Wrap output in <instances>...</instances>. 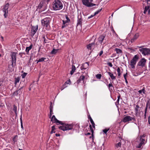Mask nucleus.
I'll list each match as a JSON object with an SVG mask.
<instances>
[{
    "label": "nucleus",
    "instance_id": "obj_1",
    "mask_svg": "<svg viewBox=\"0 0 150 150\" xmlns=\"http://www.w3.org/2000/svg\"><path fill=\"white\" fill-rule=\"evenodd\" d=\"M51 121L53 123H58L62 125V126L58 127V128L63 131L71 130L73 129V125L72 124L63 123L62 121L58 120L54 115H53L52 117Z\"/></svg>",
    "mask_w": 150,
    "mask_h": 150
},
{
    "label": "nucleus",
    "instance_id": "obj_2",
    "mask_svg": "<svg viewBox=\"0 0 150 150\" xmlns=\"http://www.w3.org/2000/svg\"><path fill=\"white\" fill-rule=\"evenodd\" d=\"M52 5L53 8L55 11L60 10L63 7L62 3L60 0H54Z\"/></svg>",
    "mask_w": 150,
    "mask_h": 150
},
{
    "label": "nucleus",
    "instance_id": "obj_3",
    "mask_svg": "<svg viewBox=\"0 0 150 150\" xmlns=\"http://www.w3.org/2000/svg\"><path fill=\"white\" fill-rule=\"evenodd\" d=\"M133 120L132 122H135L136 121V120L134 116L133 117H131L129 115H125L124 117L122 120L121 122L124 123Z\"/></svg>",
    "mask_w": 150,
    "mask_h": 150
},
{
    "label": "nucleus",
    "instance_id": "obj_4",
    "mask_svg": "<svg viewBox=\"0 0 150 150\" xmlns=\"http://www.w3.org/2000/svg\"><path fill=\"white\" fill-rule=\"evenodd\" d=\"M51 19L50 18H45L41 21V23L42 25L48 27L50 25Z\"/></svg>",
    "mask_w": 150,
    "mask_h": 150
},
{
    "label": "nucleus",
    "instance_id": "obj_5",
    "mask_svg": "<svg viewBox=\"0 0 150 150\" xmlns=\"http://www.w3.org/2000/svg\"><path fill=\"white\" fill-rule=\"evenodd\" d=\"M138 59V56L136 55L133 57L132 59L131 60L130 65L132 68L134 69L135 67V66Z\"/></svg>",
    "mask_w": 150,
    "mask_h": 150
},
{
    "label": "nucleus",
    "instance_id": "obj_6",
    "mask_svg": "<svg viewBox=\"0 0 150 150\" xmlns=\"http://www.w3.org/2000/svg\"><path fill=\"white\" fill-rule=\"evenodd\" d=\"M9 3L6 4L5 5H4V7L2 9L4 13V16L5 18L7 17L8 14V8L9 6Z\"/></svg>",
    "mask_w": 150,
    "mask_h": 150
},
{
    "label": "nucleus",
    "instance_id": "obj_7",
    "mask_svg": "<svg viewBox=\"0 0 150 150\" xmlns=\"http://www.w3.org/2000/svg\"><path fill=\"white\" fill-rule=\"evenodd\" d=\"M38 28V25L35 26H32V28L30 33V35L31 37H33L37 31Z\"/></svg>",
    "mask_w": 150,
    "mask_h": 150
},
{
    "label": "nucleus",
    "instance_id": "obj_8",
    "mask_svg": "<svg viewBox=\"0 0 150 150\" xmlns=\"http://www.w3.org/2000/svg\"><path fill=\"white\" fill-rule=\"evenodd\" d=\"M11 57L12 59V66L13 67L15 66L16 65V53L15 52H13L11 54Z\"/></svg>",
    "mask_w": 150,
    "mask_h": 150
},
{
    "label": "nucleus",
    "instance_id": "obj_9",
    "mask_svg": "<svg viewBox=\"0 0 150 150\" xmlns=\"http://www.w3.org/2000/svg\"><path fill=\"white\" fill-rule=\"evenodd\" d=\"M146 62V60L144 58L142 59L138 62L137 67L138 66H141L142 67H144L145 66Z\"/></svg>",
    "mask_w": 150,
    "mask_h": 150
},
{
    "label": "nucleus",
    "instance_id": "obj_10",
    "mask_svg": "<svg viewBox=\"0 0 150 150\" xmlns=\"http://www.w3.org/2000/svg\"><path fill=\"white\" fill-rule=\"evenodd\" d=\"M139 50L143 54L145 55L149 53V49L142 48L140 49Z\"/></svg>",
    "mask_w": 150,
    "mask_h": 150
},
{
    "label": "nucleus",
    "instance_id": "obj_11",
    "mask_svg": "<svg viewBox=\"0 0 150 150\" xmlns=\"http://www.w3.org/2000/svg\"><path fill=\"white\" fill-rule=\"evenodd\" d=\"M24 87V86H22L18 90L16 91L13 93V95L15 96H17L18 95H20L22 93V89Z\"/></svg>",
    "mask_w": 150,
    "mask_h": 150
},
{
    "label": "nucleus",
    "instance_id": "obj_12",
    "mask_svg": "<svg viewBox=\"0 0 150 150\" xmlns=\"http://www.w3.org/2000/svg\"><path fill=\"white\" fill-rule=\"evenodd\" d=\"M89 63L88 62H86L83 64L81 67V70H83L86 69L88 67Z\"/></svg>",
    "mask_w": 150,
    "mask_h": 150
},
{
    "label": "nucleus",
    "instance_id": "obj_13",
    "mask_svg": "<svg viewBox=\"0 0 150 150\" xmlns=\"http://www.w3.org/2000/svg\"><path fill=\"white\" fill-rule=\"evenodd\" d=\"M83 4L87 7L90 6L89 5L90 2L89 0H82Z\"/></svg>",
    "mask_w": 150,
    "mask_h": 150
},
{
    "label": "nucleus",
    "instance_id": "obj_14",
    "mask_svg": "<svg viewBox=\"0 0 150 150\" xmlns=\"http://www.w3.org/2000/svg\"><path fill=\"white\" fill-rule=\"evenodd\" d=\"M140 108H139V105H136L135 108V112L136 115L138 113H139L142 111Z\"/></svg>",
    "mask_w": 150,
    "mask_h": 150
},
{
    "label": "nucleus",
    "instance_id": "obj_15",
    "mask_svg": "<svg viewBox=\"0 0 150 150\" xmlns=\"http://www.w3.org/2000/svg\"><path fill=\"white\" fill-rule=\"evenodd\" d=\"M82 19L81 17H79V16H78L77 26L80 25L81 26L82 24Z\"/></svg>",
    "mask_w": 150,
    "mask_h": 150
},
{
    "label": "nucleus",
    "instance_id": "obj_16",
    "mask_svg": "<svg viewBox=\"0 0 150 150\" xmlns=\"http://www.w3.org/2000/svg\"><path fill=\"white\" fill-rule=\"evenodd\" d=\"M85 78L84 76L81 75L80 76L79 78V79L77 80L76 81L77 84H79L81 81H83Z\"/></svg>",
    "mask_w": 150,
    "mask_h": 150
},
{
    "label": "nucleus",
    "instance_id": "obj_17",
    "mask_svg": "<svg viewBox=\"0 0 150 150\" xmlns=\"http://www.w3.org/2000/svg\"><path fill=\"white\" fill-rule=\"evenodd\" d=\"M107 73L110 76L112 80H114L116 79V76H114L113 75V74L112 72H107Z\"/></svg>",
    "mask_w": 150,
    "mask_h": 150
},
{
    "label": "nucleus",
    "instance_id": "obj_18",
    "mask_svg": "<svg viewBox=\"0 0 150 150\" xmlns=\"http://www.w3.org/2000/svg\"><path fill=\"white\" fill-rule=\"evenodd\" d=\"M33 45L32 44L30 45L29 47H27L25 49V52L27 53H28L29 51L32 48Z\"/></svg>",
    "mask_w": 150,
    "mask_h": 150
},
{
    "label": "nucleus",
    "instance_id": "obj_19",
    "mask_svg": "<svg viewBox=\"0 0 150 150\" xmlns=\"http://www.w3.org/2000/svg\"><path fill=\"white\" fill-rule=\"evenodd\" d=\"M76 69L74 65H73L72 66V70L70 72V74L71 75L73 74L76 70Z\"/></svg>",
    "mask_w": 150,
    "mask_h": 150
},
{
    "label": "nucleus",
    "instance_id": "obj_20",
    "mask_svg": "<svg viewBox=\"0 0 150 150\" xmlns=\"http://www.w3.org/2000/svg\"><path fill=\"white\" fill-rule=\"evenodd\" d=\"M148 107H149V108L150 109V99H149L148 101L145 110H147Z\"/></svg>",
    "mask_w": 150,
    "mask_h": 150
},
{
    "label": "nucleus",
    "instance_id": "obj_21",
    "mask_svg": "<svg viewBox=\"0 0 150 150\" xmlns=\"http://www.w3.org/2000/svg\"><path fill=\"white\" fill-rule=\"evenodd\" d=\"M95 44V43L94 42L91 43L89 44L88 45H87V48L88 50H91V46Z\"/></svg>",
    "mask_w": 150,
    "mask_h": 150
},
{
    "label": "nucleus",
    "instance_id": "obj_22",
    "mask_svg": "<svg viewBox=\"0 0 150 150\" xmlns=\"http://www.w3.org/2000/svg\"><path fill=\"white\" fill-rule=\"evenodd\" d=\"M56 128L55 127V126L53 125L52 127H51V131L50 132L51 134H52L53 133H55V131H54L56 130Z\"/></svg>",
    "mask_w": 150,
    "mask_h": 150
},
{
    "label": "nucleus",
    "instance_id": "obj_23",
    "mask_svg": "<svg viewBox=\"0 0 150 150\" xmlns=\"http://www.w3.org/2000/svg\"><path fill=\"white\" fill-rule=\"evenodd\" d=\"M18 136L17 135H15L14 137L12 139L13 141V144H15L16 142H17V138Z\"/></svg>",
    "mask_w": 150,
    "mask_h": 150
},
{
    "label": "nucleus",
    "instance_id": "obj_24",
    "mask_svg": "<svg viewBox=\"0 0 150 150\" xmlns=\"http://www.w3.org/2000/svg\"><path fill=\"white\" fill-rule=\"evenodd\" d=\"M115 50L117 54L122 53V50L116 48Z\"/></svg>",
    "mask_w": 150,
    "mask_h": 150
},
{
    "label": "nucleus",
    "instance_id": "obj_25",
    "mask_svg": "<svg viewBox=\"0 0 150 150\" xmlns=\"http://www.w3.org/2000/svg\"><path fill=\"white\" fill-rule=\"evenodd\" d=\"M63 22V24L62 25V28H64L65 27L66 25H65V24L67 23H69V21H68L67 20L64 21V20H62Z\"/></svg>",
    "mask_w": 150,
    "mask_h": 150
},
{
    "label": "nucleus",
    "instance_id": "obj_26",
    "mask_svg": "<svg viewBox=\"0 0 150 150\" xmlns=\"http://www.w3.org/2000/svg\"><path fill=\"white\" fill-rule=\"evenodd\" d=\"M13 110L14 111L15 114L16 115H17V107L16 106L14 105L13 106Z\"/></svg>",
    "mask_w": 150,
    "mask_h": 150
},
{
    "label": "nucleus",
    "instance_id": "obj_27",
    "mask_svg": "<svg viewBox=\"0 0 150 150\" xmlns=\"http://www.w3.org/2000/svg\"><path fill=\"white\" fill-rule=\"evenodd\" d=\"M140 142L143 143L144 145L146 143V141L145 140V139H144L143 138H140Z\"/></svg>",
    "mask_w": 150,
    "mask_h": 150
},
{
    "label": "nucleus",
    "instance_id": "obj_28",
    "mask_svg": "<svg viewBox=\"0 0 150 150\" xmlns=\"http://www.w3.org/2000/svg\"><path fill=\"white\" fill-rule=\"evenodd\" d=\"M58 51V49H53V50L51 51V54H55L57 53Z\"/></svg>",
    "mask_w": 150,
    "mask_h": 150
},
{
    "label": "nucleus",
    "instance_id": "obj_29",
    "mask_svg": "<svg viewBox=\"0 0 150 150\" xmlns=\"http://www.w3.org/2000/svg\"><path fill=\"white\" fill-rule=\"evenodd\" d=\"M144 145L143 143L140 142L138 145H137L136 147L138 148H141V149L142 148V146H144Z\"/></svg>",
    "mask_w": 150,
    "mask_h": 150
},
{
    "label": "nucleus",
    "instance_id": "obj_30",
    "mask_svg": "<svg viewBox=\"0 0 150 150\" xmlns=\"http://www.w3.org/2000/svg\"><path fill=\"white\" fill-rule=\"evenodd\" d=\"M121 143L120 140V142L116 144L115 146L116 148H118L119 147H120L121 146Z\"/></svg>",
    "mask_w": 150,
    "mask_h": 150
},
{
    "label": "nucleus",
    "instance_id": "obj_31",
    "mask_svg": "<svg viewBox=\"0 0 150 150\" xmlns=\"http://www.w3.org/2000/svg\"><path fill=\"white\" fill-rule=\"evenodd\" d=\"M20 80V78L18 77L17 78H16L15 79V84H16L17 83L19 82Z\"/></svg>",
    "mask_w": 150,
    "mask_h": 150
},
{
    "label": "nucleus",
    "instance_id": "obj_32",
    "mask_svg": "<svg viewBox=\"0 0 150 150\" xmlns=\"http://www.w3.org/2000/svg\"><path fill=\"white\" fill-rule=\"evenodd\" d=\"M46 59V58H45L42 57L41 58L39 59V60H37V63L39 62H42L44 61Z\"/></svg>",
    "mask_w": 150,
    "mask_h": 150
},
{
    "label": "nucleus",
    "instance_id": "obj_33",
    "mask_svg": "<svg viewBox=\"0 0 150 150\" xmlns=\"http://www.w3.org/2000/svg\"><path fill=\"white\" fill-rule=\"evenodd\" d=\"M120 68L118 67L117 69V73H118V77L119 78L120 77V76L121 74V73L120 72Z\"/></svg>",
    "mask_w": 150,
    "mask_h": 150
},
{
    "label": "nucleus",
    "instance_id": "obj_34",
    "mask_svg": "<svg viewBox=\"0 0 150 150\" xmlns=\"http://www.w3.org/2000/svg\"><path fill=\"white\" fill-rule=\"evenodd\" d=\"M90 129L91 132L92 133V134H91V136H90L89 138H91L92 137L93 138L94 137V134H93L94 131L92 127L90 128Z\"/></svg>",
    "mask_w": 150,
    "mask_h": 150
},
{
    "label": "nucleus",
    "instance_id": "obj_35",
    "mask_svg": "<svg viewBox=\"0 0 150 150\" xmlns=\"http://www.w3.org/2000/svg\"><path fill=\"white\" fill-rule=\"evenodd\" d=\"M22 114H21V115L20 116V122L21 123V128L23 129V123H22Z\"/></svg>",
    "mask_w": 150,
    "mask_h": 150
},
{
    "label": "nucleus",
    "instance_id": "obj_36",
    "mask_svg": "<svg viewBox=\"0 0 150 150\" xmlns=\"http://www.w3.org/2000/svg\"><path fill=\"white\" fill-rule=\"evenodd\" d=\"M102 75L100 74H98L96 75V77L98 79H100L101 78Z\"/></svg>",
    "mask_w": 150,
    "mask_h": 150
},
{
    "label": "nucleus",
    "instance_id": "obj_37",
    "mask_svg": "<svg viewBox=\"0 0 150 150\" xmlns=\"http://www.w3.org/2000/svg\"><path fill=\"white\" fill-rule=\"evenodd\" d=\"M52 102H50V110H53V106L52 105Z\"/></svg>",
    "mask_w": 150,
    "mask_h": 150
},
{
    "label": "nucleus",
    "instance_id": "obj_38",
    "mask_svg": "<svg viewBox=\"0 0 150 150\" xmlns=\"http://www.w3.org/2000/svg\"><path fill=\"white\" fill-rule=\"evenodd\" d=\"M102 9V8H101L96 11L94 13V15H96L98 14V13L101 11Z\"/></svg>",
    "mask_w": 150,
    "mask_h": 150
},
{
    "label": "nucleus",
    "instance_id": "obj_39",
    "mask_svg": "<svg viewBox=\"0 0 150 150\" xmlns=\"http://www.w3.org/2000/svg\"><path fill=\"white\" fill-rule=\"evenodd\" d=\"M109 130V129H105L103 130V132L105 134H106L107 132H108V131Z\"/></svg>",
    "mask_w": 150,
    "mask_h": 150
},
{
    "label": "nucleus",
    "instance_id": "obj_40",
    "mask_svg": "<svg viewBox=\"0 0 150 150\" xmlns=\"http://www.w3.org/2000/svg\"><path fill=\"white\" fill-rule=\"evenodd\" d=\"M67 86L65 84H64L63 85L62 87L61 88V91H62L63 90L64 88L67 87Z\"/></svg>",
    "mask_w": 150,
    "mask_h": 150
},
{
    "label": "nucleus",
    "instance_id": "obj_41",
    "mask_svg": "<svg viewBox=\"0 0 150 150\" xmlns=\"http://www.w3.org/2000/svg\"><path fill=\"white\" fill-rule=\"evenodd\" d=\"M88 118L90 120V122L91 123L92 122H93V119H92V118L91 117L90 115H88Z\"/></svg>",
    "mask_w": 150,
    "mask_h": 150
},
{
    "label": "nucleus",
    "instance_id": "obj_42",
    "mask_svg": "<svg viewBox=\"0 0 150 150\" xmlns=\"http://www.w3.org/2000/svg\"><path fill=\"white\" fill-rule=\"evenodd\" d=\"M27 73H24L23 74H22V78H24L25 77L26 75L27 74Z\"/></svg>",
    "mask_w": 150,
    "mask_h": 150
},
{
    "label": "nucleus",
    "instance_id": "obj_43",
    "mask_svg": "<svg viewBox=\"0 0 150 150\" xmlns=\"http://www.w3.org/2000/svg\"><path fill=\"white\" fill-rule=\"evenodd\" d=\"M43 6V3H40L39 4V5L38 6V8H41L42 7V6Z\"/></svg>",
    "mask_w": 150,
    "mask_h": 150
},
{
    "label": "nucleus",
    "instance_id": "obj_44",
    "mask_svg": "<svg viewBox=\"0 0 150 150\" xmlns=\"http://www.w3.org/2000/svg\"><path fill=\"white\" fill-rule=\"evenodd\" d=\"M52 112H53V110H50V116H49V118H51L52 114H53V113H52Z\"/></svg>",
    "mask_w": 150,
    "mask_h": 150
},
{
    "label": "nucleus",
    "instance_id": "obj_45",
    "mask_svg": "<svg viewBox=\"0 0 150 150\" xmlns=\"http://www.w3.org/2000/svg\"><path fill=\"white\" fill-rule=\"evenodd\" d=\"M69 82L71 83V82L70 81V79H69L68 80H67V81H66L65 82V83L64 84H65V85H66V84H69Z\"/></svg>",
    "mask_w": 150,
    "mask_h": 150
},
{
    "label": "nucleus",
    "instance_id": "obj_46",
    "mask_svg": "<svg viewBox=\"0 0 150 150\" xmlns=\"http://www.w3.org/2000/svg\"><path fill=\"white\" fill-rule=\"evenodd\" d=\"M112 34L113 35V37H118L116 33L115 32L113 33Z\"/></svg>",
    "mask_w": 150,
    "mask_h": 150
},
{
    "label": "nucleus",
    "instance_id": "obj_47",
    "mask_svg": "<svg viewBox=\"0 0 150 150\" xmlns=\"http://www.w3.org/2000/svg\"><path fill=\"white\" fill-rule=\"evenodd\" d=\"M139 36V33H136L135 34V35H134V38H138V37Z\"/></svg>",
    "mask_w": 150,
    "mask_h": 150
},
{
    "label": "nucleus",
    "instance_id": "obj_48",
    "mask_svg": "<svg viewBox=\"0 0 150 150\" xmlns=\"http://www.w3.org/2000/svg\"><path fill=\"white\" fill-rule=\"evenodd\" d=\"M89 5L91 6H89V7H91L93 6H95L96 5L95 4H93V3H91L90 2V3Z\"/></svg>",
    "mask_w": 150,
    "mask_h": 150
},
{
    "label": "nucleus",
    "instance_id": "obj_49",
    "mask_svg": "<svg viewBox=\"0 0 150 150\" xmlns=\"http://www.w3.org/2000/svg\"><path fill=\"white\" fill-rule=\"evenodd\" d=\"M65 17H66V19H67V20L68 21H69V22L70 21V19L67 16V15H66Z\"/></svg>",
    "mask_w": 150,
    "mask_h": 150
},
{
    "label": "nucleus",
    "instance_id": "obj_50",
    "mask_svg": "<svg viewBox=\"0 0 150 150\" xmlns=\"http://www.w3.org/2000/svg\"><path fill=\"white\" fill-rule=\"evenodd\" d=\"M101 40H99V42L100 43H102L103 42V41L104 40V38H100Z\"/></svg>",
    "mask_w": 150,
    "mask_h": 150
},
{
    "label": "nucleus",
    "instance_id": "obj_51",
    "mask_svg": "<svg viewBox=\"0 0 150 150\" xmlns=\"http://www.w3.org/2000/svg\"><path fill=\"white\" fill-rule=\"evenodd\" d=\"M108 64L110 67H112V65L111 63L109 62L108 63Z\"/></svg>",
    "mask_w": 150,
    "mask_h": 150
},
{
    "label": "nucleus",
    "instance_id": "obj_52",
    "mask_svg": "<svg viewBox=\"0 0 150 150\" xmlns=\"http://www.w3.org/2000/svg\"><path fill=\"white\" fill-rule=\"evenodd\" d=\"M108 86L109 88V89H110V87H112L113 86H112V85L111 83H109L108 84Z\"/></svg>",
    "mask_w": 150,
    "mask_h": 150
},
{
    "label": "nucleus",
    "instance_id": "obj_53",
    "mask_svg": "<svg viewBox=\"0 0 150 150\" xmlns=\"http://www.w3.org/2000/svg\"><path fill=\"white\" fill-rule=\"evenodd\" d=\"M103 53V50L101 51L99 54V56H101Z\"/></svg>",
    "mask_w": 150,
    "mask_h": 150
},
{
    "label": "nucleus",
    "instance_id": "obj_54",
    "mask_svg": "<svg viewBox=\"0 0 150 150\" xmlns=\"http://www.w3.org/2000/svg\"><path fill=\"white\" fill-rule=\"evenodd\" d=\"M149 8V6H146L145 7V10L147 11Z\"/></svg>",
    "mask_w": 150,
    "mask_h": 150
},
{
    "label": "nucleus",
    "instance_id": "obj_55",
    "mask_svg": "<svg viewBox=\"0 0 150 150\" xmlns=\"http://www.w3.org/2000/svg\"><path fill=\"white\" fill-rule=\"evenodd\" d=\"M137 38H133L132 39H131V43L133 42L134 41V40H136Z\"/></svg>",
    "mask_w": 150,
    "mask_h": 150
},
{
    "label": "nucleus",
    "instance_id": "obj_56",
    "mask_svg": "<svg viewBox=\"0 0 150 150\" xmlns=\"http://www.w3.org/2000/svg\"><path fill=\"white\" fill-rule=\"evenodd\" d=\"M44 41L45 43H46L49 42L47 40H46L45 38H44Z\"/></svg>",
    "mask_w": 150,
    "mask_h": 150
},
{
    "label": "nucleus",
    "instance_id": "obj_57",
    "mask_svg": "<svg viewBox=\"0 0 150 150\" xmlns=\"http://www.w3.org/2000/svg\"><path fill=\"white\" fill-rule=\"evenodd\" d=\"M145 135L143 134V135H142V136H140L139 138H143L145 137Z\"/></svg>",
    "mask_w": 150,
    "mask_h": 150
},
{
    "label": "nucleus",
    "instance_id": "obj_58",
    "mask_svg": "<svg viewBox=\"0 0 150 150\" xmlns=\"http://www.w3.org/2000/svg\"><path fill=\"white\" fill-rule=\"evenodd\" d=\"M127 73H126L125 74H124V79H125V78H126L127 77Z\"/></svg>",
    "mask_w": 150,
    "mask_h": 150
},
{
    "label": "nucleus",
    "instance_id": "obj_59",
    "mask_svg": "<svg viewBox=\"0 0 150 150\" xmlns=\"http://www.w3.org/2000/svg\"><path fill=\"white\" fill-rule=\"evenodd\" d=\"M111 30L112 31V33L115 32V31L114 30V29L112 26L111 28Z\"/></svg>",
    "mask_w": 150,
    "mask_h": 150
},
{
    "label": "nucleus",
    "instance_id": "obj_60",
    "mask_svg": "<svg viewBox=\"0 0 150 150\" xmlns=\"http://www.w3.org/2000/svg\"><path fill=\"white\" fill-rule=\"evenodd\" d=\"M148 122L149 124L150 125V116H149L148 117Z\"/></svg>",
    "mask_w": 150,
    "mask_h": 150
},
{
    "label": "nucleus",
    "instance_id": "obj_61",
    "mask_svg": "<svg viewBox=\"0 0 150 150\" xmlns=\"http://www.w3.org/2000/svg\"><path fill=\"white\" fill-rule=\"evenodd\" d=\"M141 90L142 91V92H143V93L144 94L145 92V90H144V89L143 88V89H142V90Z\"/></svg>",
    "mask_w": 150,
    "mask_h": 150
},
{
    "label": "nucleus",
    "instance_id": "obj_62",
    "mask_svg": "<svg viewBox=\"0 0 150 150\" xmlns=\"http://www.w3.org/2000/svg\"><path fill=\"white\" fill-rule=\"evenodd\" d=\"M95 15H91V16H90L88 17V19H90V18H92L93 16H94Z\"/></svg>",
    "mask_w": 150,
    "mask_h": 150
},
{
    "label": "nucleus",
    "instance_id": "obj_63",
    "mask_svg": "<svg viewBox=\"0 0 150 150\" xmlns=\"http://www.w3.org/2000/svg\"><path fill=\"white\" fill-rule=\"evenodd\" d=\"M91 135V133L89 132H88L86 134H85V135Z\"/></svg>",
    "mask_w": 150,
    "mask_h": 150
},
{
    "label": "nucleus",
    "instance_id": "obj_64",
    "mask_svg": "<svg viewBox=\"0 0 150 150\" xmlns=\"http://www.w3.org/2000/svg\"><path fill=\"white\" fill-rule=\"evenodd\" d=\"M55 135L56 137H58L60 135L59 134L56 133L55 134Z\"/></svg>",
    "mask_w": 150,
    "mask_h": 150
}]
</instances>
